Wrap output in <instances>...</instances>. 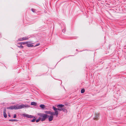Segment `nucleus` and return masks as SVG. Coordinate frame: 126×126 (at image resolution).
Instances as JSON below:
<instances>
[{"label": "nucleus", "mask_w": 126, "mask_h": 126, "mask_svg": "<svg viewBox=\"0 0 126 126\" xmlns=\"http://www.w3.org/2000/svg\"><path fill=\"white\" fill-rule=\"evenodd\" d=\"M8 116L10 117H11V115L10 114H9L8 115Z\"/></svg>", "instance_id": "nucleus-26"}, {"label": "nucleus", "mask_w": 126, "mask_h": 126, "mask_svg": "<svg viewBox=\"0 0 126 126\" xmlns=\"http://www.w3.org/2000/svg\"><path fill=\"white\" fill-rule=\"evenodd\" d=\"M35 10L33 9H32V11L33 12H35Z\"/></svg>", "instance_id": "nucleus-21"}, {"label": "nucleus", "mask_w": 126, "mask_h": 126, "mask_svg": "<svg viewBox=\"0 0 126 126\" xmlns=\"http://www.w3.org/2000/svg\"><path fill=\"white\" fill-rule=\"evenodd\" d=\"M51 111H45V113L47 114H50Z\"/></svg>", "instance_id": "nucleus-15"}, {"label": "nucleus", "mask_w": 126, "mask_h": 126, "mask_svg": "<svg viewBox=\"0 0 126 126\" xmlns=\"http://www.w3.org/2000/svg\"><path fill=\"white\" fill-rule=\"evenodd\" d=\"M53 110L55 111V114H56L57 113L58 114V109H57L54 106H53Z\"/></svg>", "instance_id": "nucleus-6"}, {"label": "nucleus", "mask_w": 126, "mask_h": 126, "mask_svg": "<svg viewBox=\"0 0 126 126\" xmlns=\"http://www.w3.org/2000/svg\"><path fill=\"white\" fill-rule=\"evenodd\" d=\"M62 110L64 112H65L67 111L66 109L64 108H63V110Z\"/></svg>", "instance_id": "nucleus-18"}, {"label": "nucleus", "mask_w": 126, "mask_h": 126, "mask_svg": "<svg viewBox=\"0 0 126 126\" xmlns=\"http://www.w3.org/2000/svg\"><path fill=\"white\" fill-rule=\"evenodd\" d=\"M16 114H15L14 115V116H13V118H16Z\"/></svg>", "instance_id": "nucleus-23"}, {"label": "nucleus", "mask_w": 126, "mask_h": 126, "mask_svg": "<svg viewBox=\"0 0 126 126\" xmlns=\"http://www.w3.org/2000/svg\"><path fill=\"white\" fill-rule=\"evenodd\" d=\"M37 103L34 102H31V105H36Z\"/></svg>", "instance_id": "nucleus-12"}, {"label": "nucleus", "mask_w": 126, "mask_h": 126, "mask_svg": "<svg viewBox=\"0 0 126 126\" xmlns=\"http://www.w3.org/2000/svg\"><path fill=\"white\" fill-rule=\"evenodd\" d=\"M76 50L77 51L78 50V49H76Z\"/></svg>", "instance_id": "nucleus-27"}, {"label": "nucleus", "mask_w": 126, "mask_h": 126, "mask_svg": "<svg viewBox=\"0 0 126 126\" xmlns=\"http://www.w3.org/2000/svg\"><path fill=\"white\" fill-rule=\"evenodd\" d=\"M47 118H48V120L49 121H51L53 119V116H50L48 115V116H47Z\"/></svg>", "instance_id": "nucleus-4"}, {"label": "nucleus", "mask_w": 126, "mask_h": 126, "mask_svg": "<svg viewBox=\"0 0 126 126\" xmlns=\"http://www.w3.org/2000/svg\"><path fill=\"white\" fill-rule=\"evenodd\" d=\"M85 90L84 89H82L81 90V93H83L85 92Z\"/></svg>", "instance_id": "nucleus-17"}, {"label": "nucleus", "mask_w": 126, "mask_h": 126, "mask_svg": "<svg viewBox=\"0 0 126 126\" xmlns=\"http://www.w3.org/2000/svg\"><path fill=\"white\" fill-rule=\"evenodd\" d=\"M9 121H10L11 122H13V121H18V120L17 119H10L9 120Z\"/></svg>", "instance_id": "nucleus-13"}, {"label": "nucleus", "mask_w": 126, "mask_h": 126, "mask_svg": "<svg viewBox=\"0 0 126 126\" xmlns=\"http://www.w3.org/2000/svg\"><path fill=\"white\" fill-rule=\"evenodd\" d=\"M28 42H20V43L21 44V45H25V44H27L28 43Z\"/></svg>", "instance_id": "nucleus-11"}, {"label": "nucleus", "mask_w": 126, "mask_h": 126, "mask_svg": "<svg viewBox=\"0 0 126 126\" xmlns=\"http://www.w3.org/2000/svg\"><path fill=\"white\" fill-rule=\"evenodd\" d=\"M26 46L28 47H31L33 46V45H32V44H28V43Z\"/></svg>", "instance_id": "nucleus-9"}, {"label": "nucleus", "mask_w": 126, "mask_h": 126, "mask_svg": "<svg viewBox=\"0 0 126 126\" xmlns=\"http://www.w3.org/2000/svg\"><path fill=\"white\" fill-rule=\"evenodd\" d=\"M23 40H26L28 39V38L27 37H22Z\"/></svg>", "instance_id": "nucleus-16"}, {"label": "nucleus", "mask_w": 126, "mask_h": 126, "mask_svg": "<svg viewBox=\"0 0 126 126\" xmlns=\"http://www.w3.org/2000/svg\"><path fill=\"white\" fill-rule=\"evenodd\" d=\"M30 107L29 105L25 104V105L22 104L19 105H16L12 106L10 107H7L6 108H4L3 109V115L4 118H6L7 117L6 114V109L10 110H17L22 108H26Z\"/></svg>", "instance_id": "nucleus-1"}, {"label": "nucleus", "mask_w": 126, "mask_h": 126, "mask_svg": "<svg viewBox=\"0 0 126 126\" xmlns=\"http://www.w3.org/2000/svg\"><path fill=\"white\" fill-rule=\"evenodd\" d=\"M40 107L41 108L44 109L45 107V105L44 104H41L40 105Z\"/></svg>", "instance_id": "nucleus-14"}, {"label": "nucleus", "mask_w": 126, "mask_h": 126, "mask_svg": "<svg viewBox=\"0 0 126 126\" xmlns=\"http://www.w3.org/2000/svg\"><path fill=\"white\" fill-rule=\"evenodd\" d=\"M62 110H63V108H59V109H58V110H59L60 111H61Z\"/></svg>", "instance_id": "nucleus-20"}, {"label": "nucleus", "mask_w": 126, "mask_h": 126, "mask_svg": "<svg viewBox=\"0 0 126 126\" xmlns=\"http://www.w3.org/2000/svg\"><path fill=\"white\" fill-rule=\"evenodd\" d=\"M22 45H21V44L20 43H18L17 46L18 47L21 48H23V46Z\"/></svg>", "instance_id": "nucleus-7"}, {"label": "nucleus", "mask_w": 126, "mask_h": 126, "mask_svg": "<svg viewBox=\"0 0 126 126\" xmlns=\"http://www.w3.org/2000/svg\"><path fill=\"white\" fill-rule=\"evenodd\" d=\"M40 44L39 43H38V44H36L34 46V47H36V46H38Z\"/></svg>", "instance_id": "nucleus-22"}, {"label": "nucleus", "mask_w": 126, "mask_h": 126, "mask_svg": "<svg viewBox=\"0 0 126 126\" xmlns=\"http://www.w3.org/2000/svg\"><path fill=\"white\" fill-rule=\"evenodd\" d=\"M64 105L63 104H59L57 106V107L58 108H61L63 107Z\"/></svg>", "instance_id": "nucleus-10"}, {"label": "nucleus", "mask_w": 126, "mask_h": 126, "mask_svg": "<svg viewBox=\"0 0 126 126\" xmlns=\"http://www.w3.org/2000/svg\"><path fill=\"white\" fill-rule=\"evenodd\" d=\"M23 116L24 117H26L28 118H33L31 121L32 122H34L36 120V118L34 116L31 115H29L28 114H23Z\"/></svg>", "instance_id": "nucleus-3"}, {"label": "nucleus", "mask_w": 126, "mask_h": 126, "mask_svg": "<svg viewBox=\"0 0 126 126\" xmlns=\"http://www.w3.org/2000/svg\"><path fill=\"white\" fill-rule=\"evenodd\" d=\"M18 40L19 41H21L23 40L22 38H19L18 39Z\"/></svg>", "instance_id": "nucleus-19"}, {"label": "nucleus", "mask_w": 126, "mask_h": 126, "mask_svg": "<svg viewBox=\"0 0 126 126\" xmlns=\"http://www.w3.org/2000/svg\"><path fill=\"white\" fill-rule=\"evenodd\" d=\"M38 114L39 116L42 117L41 119V121H45L47 118V116H48V115L43 113H38Z\"/></svg>", "instance_id": "nucleus-2"}, {"label": "nucleus", "mask_w": 126, "mask_h": 126, "mask_svg": "<svg viewBox=\"0 0 126 126\" xmlns=\"http://www.w3.org/2000/svg\"><path fill=\"white\" fill-rule=\"evenodd\" d=\"M99 118V114H96V115L93 118L94 120H97Z\"/></svg>", "instance_id": "nucleus-8"}, {"label": "nucleus", "mask_w": 126, "mask_h": 126, "mask_svg": "<svg viewBox=\"0 0 126 126\" xmlns=\"http://www.w3.org/2000/svg\"><path fill=\"white\" fill-rule=\"evenodd\" d=\"M41 118L40 117H39V118H38V119L39 120H41Z\"/></svg>", "instance_id": "nucleus-25"}, {"label": "nucleus", "mask_w": 126, "mask_h": 126, "mask_svg": "<svg viewBox=\"0 0 126 126\" xmlns=\"http://www.w3.org/2000/svg\"><path fill=\"white\" fill-rule=\"evenodd\" d=\"M39 121V120H38V119H37L36 120V122L37 123V122H38Z\"/></svg>", "instance_id": "nucleus-24"}, {"label": "nucleus", "mask_w": 126, "mask_h": 126, "mask_svg": "<svg viewBox=\"0 0 126 126\" xmlns=\"http://www.w3.org/2000/svg\"><path fill=\"white\" fill-rule=\"evenodd\" d=\"M55 112H52L51 111L50 114L51 115L50 116H53V115H55L56 117H58V114L57 113L56 114H55Z\"/></svg>", "instance_id": "nucleus-5"}]
</instances>
